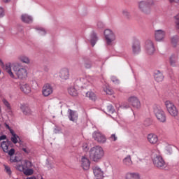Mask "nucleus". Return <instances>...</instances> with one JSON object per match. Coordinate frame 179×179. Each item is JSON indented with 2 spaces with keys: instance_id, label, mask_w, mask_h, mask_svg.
I'll return each instance as SVG.
<instances>
[{
  "instance_id": "1",
  "label": "nucleus",
  "mask_w": 179,
  "mask_h": 179,
  "mask_svg": "<svg viewBox=\"0 0 179 179\" xmlns=\"http://www.w3.org/2000/svg\"><path fill=\"white\" fill-rule=\"evenodd\" d=\"M104 156V150L100 145L92 148L90 150V157L93 162H99L101 160Z\"/></svg>"
},
{
  "instance_id": "2",
  "label": "nucleus",
  "mask_w": 179,
  "mask_h": 179,
  "mask_svg": "<svg viewBox=\"0 0 179 179\" xmlns=\"http://www.w3.org/2000/svg\"><path fill=\"white\" fill-rule=\"evenodd\" d=\"M33 164L30 161L24 160L21 164H17L16 166L17 170L22 171L25 176H31L34 171L31 169Z\"/></svg>"
},
{
  "instance_id": "3",
  "label": "nucleus",
  "mask_w": 179,
  "mask_h": 179,
  "mask_svg": "<svg viewBox=\"0 0 179 179\" xmlns=\"http://www.w3.org/2000/svg\"><path fill=\"white\" fill-rule=\"evenodd\" d=\"M153 0L141 1L138 3V8L145 15H149L152 12L150 6L153 5Z\"/></svg>"
},
{
  "instance_id": "4",
  "label": "nucleus",
  "mask_w": 179,
  "mask_h": 179,
  "mask_svg": "<svg viewBox=\"0 0 179 179\" xmlns=\"http://www.w3.org/2000/svg\"><path fill=\"white\" fill-rule=\"evenodd\" d=\"M153 111L157 120H158L159 122H166V113L160 106L155 105L153 108Z\"/></svg>"
},
{
  "instance_id": "5",
  "label": "nucleus",
  "mask_w": 179,
  "mask_h": 179,
  "mask_svg": "<svg viewBox=\"0 0 179 179\" xmlns=\"http://www.w3.org/2000/svg\"><path fill=\"white\" fill-rule=\"evenodd\" d=\"M13 69L18 79H26L27 78V70L23 66L15 65Z\"/></svg>"
},
{
  "instance_id": "6",
  "label": "nucleus",
  "mask_w": 179,
  "mask_h": 179,
  "mask_svg": "<svg viewBox=\"0 0 179 179\" xmlns=\"http://www.w3.org/2000/svg\"><path fill=\"white\" fill-rule=\"evenodd\" d=\"M152 163L155 167H157V169H163L167 167V163H166L163 159V157H162L160 155L154 156L152 158Z\"/></svg>"
},
{
  "instance_id": "7",
  "label": "nucleus",
  "mask_w": 179,
  "mask_h": 179,
  "mask_svg": "<svg viewBox=\"0 0 179 179\" xmlns=\"http://www.w3.org/2000/svg\"><path fill=\"white\" fill-rule=\"evenodd\" d=\"M103 34L107 45H113L116 39L115 34L111 29H106Z\"/></svg>"
},
{
  "instance_id": "8",
  "label": "nucleus",
  "mask_w": 179,
  "mask_h": 179,
  "mask_svg": "<svg viewBox=\"0 0 179 179\" xmlns=\"http://www.w3.org/2000/svg\"><path fill=\"white\" fill-rule=\"evenodd\" d=\"M165 106L170 115L172 117H177V115H178V110L177 109V107H176V105L173 103V102L166 101L165 102Z\"/></svg>"
},
{
  "instance_id": "9",
  "label": "nucleus",
  "mask_w": 179,
  "mask_h": 179,
  "mask_svg": "<svg viewBox=\"0 0 179 179\" xmlns=\"http://www.w3.org/2000/svg\"><path fill=\"white\" fill-rule=\"evenodd\" d=\"M0 66L5 71L9 76L12 78V79H16V76L12 71V66L10 63H7L6 64H3V62L1 59H0Z\"/></svg>"
},
{
  "instance_id": "10",
  "label": "nucleus",
  "mask_w": 179,
  "mask_h": 179,
  "mask_svg": "<svg viewBox=\"0 0 179 179\" xmlns=\"http://www.w3.org/2000/svg\"><path fill=\"white\" fill-rule=\"evenodd\" d=\"M41 92L43 97H48L54 93V88L51 84L46 83L43 86Z\"/></svg>"
},
{
  "instance_id": "11",
  "label": "nucleus",
  "mask_w": 179,
  "mask_h": 179,
  "mask_svg": "<svg viewBox=\"0 0 179 179\" xmlns=\"http://www.w3.org/2000/svg\"><path fill=\"white\" fill-rule=\"evenodd\" d=\"M92 138L98 143H106L107 142V138L100 131H94L92 134Z\"/></svg>"
},
{
  "instance_id": "12",
  "label": "nucleus",
  "mask_w": 179,
  "mask_h": 179,
  "mask_svg": "<svg viewBox=\"0 0 179 179\" xmlns=\"http://www.w3.org/2000/svg\"><path fill=\"white\" fill-rule=\"evenodd\" d=\"M127 102L130 106H132L134 108H141V101H139V99L138 97L135 96H131L128 98Z\"/></svg>"
},
{
  "instance_id": "13",
  "label": "nucleus",
  "mask_w": 179,
  "mask_h": 179,
  "mask_svg": "<svg viewBox=\"0 0 179 179\" xmlns=\"http://www.w3.org/2000/svg\"><path fill=\"white\" fill-rule=\"evenodd\" d=\"M92 170L96 179L104 178V172L101 170V167L94 166H93Z\"/></svg>"
},
{
  "instance_id": "14",
  "label": "nucleus",
  "mask_w": 179,
  "mask_h": 179,
  "mask_svg": "<svg viewBox=\"0 0 179 179\" xmlns=\"http://www.w3.org/2000/svg\"><path fill=\"white\" fill-rule=\"evenodd\" d=\"M145 50L148 55H153V54H155V45H153V41L148 40L145 42Z\"/></svg>"
},
{
  "instance_id": "15",
  "label": "nucleus",
  "mask_w": 179,
  "mask_h": 179,
  "mask_svg": "<svg viewBox=\"0 0 179 179\" xmlns=\"http://www.w3.org/2000/svg\"><path fill=\"white\" fill-rule=\"evenodd\" d=\"M166 37V31L162 29L156 30L155 31V38L156 41H163Z\"/></svg>"
},
{
  "instance_id": "16",
  "label": "nucleus",
  "mask_w": 179,
  "mask_h": 179,
  "mask_svg": "<svg viewBox=\"0 0 179 179\" xmlns=\"http://www.w3.org/2000/svg\"><path fill=\"white\" fill-rule=\"evenodd\" d=\"M147 141L150 145H157L159 142V136L154 133H150L147 136Z\"/></svg>"
},
{
  "instance_id": "17",
  "label": "nucleus",
  "mask_w": 179,
  "mask_h": 179,
  "mask_svg": "<svg viewBox=\"0 0 179 179\" xmlns=\"http://www.w3.org/2000/svg\"><path fill=\"white\" fill-rule=\"evenodd\" d=\"M20 89L25 94H29L31 92V87H30V85L26 83H23L22 84H21L20 85Z\"/></svg>"
},
{
  "instance_id": "18",
  "label": "nucleus",
  "mask_w": 179,
  "mask_h": 179,
  "mask_svg": "<svg viewBox=\"0 0 179 179\" xmlns=\"http://www.w3.org/2000/svg\"><path fill=\"white\" fill-rule=\"evenodd\" d=\"M59 76L61 78V79H64V80L69 79V69L66 68L62 69L59 71Z\"/></svg>"
},
{
  "instance_id": "19",
  "label": "nucleus",
  "mask_w": 179,
  "mask_h": 179,
  "mask_svg": "<svg viewBox=\"0 0 179 179\" xmlns=\"http://www.w3.org/2000/svg\"><path fill=\"white\" fill-rule=\"evenodd\" d=\"M81 167L83 170H89L90 169V161L89 159L83 157L81 159Z\"/></svg>"
},
{
  "instance_id": "20",
  "label": "nucleus",
  "mask_w": 179,
  "mask_h": 179,
  "mask_svg": "<svg viewBox=\"0 0 179 179\" xmlns=\"http://www.w3.org/2000/svg\"><path fill=\"white\" fill-rule=\"evenodd\" d=\"M124 179H141V175L136 172H127L124 176Z\"/></svg>"
},
{
  "instance_id": "21",
  "label": "nucleus",
  "mask_w": 179,
  "mask_h": 179,
  "mask_svg": "<svg viewBox=\"0 0 179 179\" xmlns=\"http://www.w3.org/2000/svg\"><path fill=\"white\" fill-rule=\"evenodd\" d=\"M76 85L78 87H86V85H89V81L86 78H80L76 80Z\"/></svg>"
},
{
  "instance_id": "22",
  "label": "nucleus",
  "mask_w": 179,
  "mask_h": 179,
  "mask_svg": "<svg viewBox=\"0 0 179 179\" xmlns=\"http://www.w3.org/2000/svg\"><path fill=\"white\" fill-rule=\"evenodd\" d=\"M132 51L134 54H139L141 52V43L136 41L132 45Z\"/></svg>"
},
{
  "instance_id": "23",
  "label": "nucleus",
  "mask_w": 179,
  "mask_h": 179,
  "mask_svg": "<svg viewBox=\"0 0 179 179\" xmlns=\"http://www.w3.org/2000/svg\"><path fill=\"white\" fill-rule=\"evenodd\" d=\"M122 163L124 166H126V167H131V166L134 164L131 155H127L126 157H124L122 160Z\"/></svg>"
},
{
  "instance_id": "24",
  "label": "nucleus",
  "mask_w": 179,
  "mask_h": 179,
  "mask_svg": "<svg viewBox=\"0 0 179 179\" xmlns=\"http://www.w3.org/2000/svg\"><path fill=\"white\" fill-rule=\"evenodd\" d=\"M20 110L22 111L24 115H30L31 114V110L26 105H21Z\"/></svg>"
},
{
  "instance_id": "25",
  "label": "nucleus",
  "mask_w": 179,
  "mask_h": 179,
  "mask_svg": "<svg viewBox=\"0 0 179 179\" xmlns=\"http://www.w3.org/2000/svg\"><path fill=\"white\" fill-rule=\"evenodd\" d=\"M21 20L24 23H31L33 22V18L27 14H23L21 16Z\"/></svg>"
},
{
  "instance_id": "26",
  "label": "nucleus",
  "mask_w": 179,
  "mask_h": 179,
  "mask_svg": "<svg viewBox=\"0 0 179 179\" xmlns=\"http://www.w3.org/2000/svg\"><path fill=\"white\" fill-rule=\"evenodd\" d=\"M178 61V57L176 55H172L169 58V62L171 66H177V62Z\"/></svg>"
},
{
  "instance_id": "27",
  "label": "nucleus",
  "mask_w": 179,
  "mask_h": 179,
  "mask_svg": "<svg viewBox=\"0 0 179 179\" xmlns=\"http://www.w3.org/2000/svg\"><path fill=\"white\" fill-rule=\"evenodd\" d=\"M154 78L156 82H163V79H164L163 73H162V72H160L159 71H157L155 73Z\"/></svg>"
},
{
  "instance_id": "28",
  "label": "nucleus",
  "mask_w": 179,
  "mask_h": 179,
  "mask_svg": "<svg viewBox=\"0 0 179 179\" xmlns=\"http://www.w3.org/2000/svg\"><path fill=\"white\" fill-rule=\"evenodd\" d=\"M18 59L23 64H27V65L30 64V58H29V57L26 56L25 55H20L18 57Z\"/></svg>"
},
{
  "instance_id": "29",
  "label": "nucleus",
  "mask_w": 179,
  "mask_h": 179,
  "mask_svg": "<svg viewBox=\"0 0 179 179\" xmlns=\"http://www.w3.org/2000/svg\"><path fill=\"white\" fill-rule=\"evenodd\" d=\"M69 118L70 121H73V122L78 121V115L76 114V113H75V111H73L72 110H69Z\"/></svg>"
},
{
  "instance_id": "30",
  "label": "nucleus",
  "mask_w": 179,
  "mask_h": 179,
  "mask_svg": "<svg viewBox=\"0 0 179 179\" xmlns=\"http://www.w3.org/2000/svg\"><path fill=\"white\" fill-rule=\"evenodd\" d=\"M9 145H10V141H3L1 143V147L6 153L8 152Z\"/></svg>"
},
{
  "instance_id": "31",
  "label": "nucleus",
  "mask_w": 179,
  "mask_h": 179,
  "mask_svg": "<svg viewBox=\"0 0 179 179\" xmlns=\"http://www.w3.org/2000/svg\"><path fill=\"white\" fill-rule=\"evenodd\" d=\"M179 37L176 35L171 38V43L173 47H177V44L178 43Z\"/></svg>"
},
{
  "instance_id": "32",
  "label": "nucleus",
  "mask_w": 179,
  "mask_h": 179,
  "mask_svg": "<svg viewBox=\"0 0 179 179\" xmlns=\"http://www.w3.org/2000/svg\"><path fill=\"white\" fill-rule=\"evenodd\" d=\"M96 41H97V34L94 32H93L91 35V45H92V47H94V45H96Z\"/></svg>"
},
{
  "instance_id": "33",
  "label": "nucleus",
  "mask_w": 179,
  "mask_h": 179,
  "mask_svg": "<svg viewBox=\"0 0 179 179\" xmlns=\"http://www.w3.org/2000/svg\"><path fill=\"white\" fill-rule=\"evenodd\" d=\"M86 97H88L90 100H96L97 99V96H96V94L93 92H87L86 93Z\"/></svg>"
},
{
  "instance_id": "34",
  "label": "nucleus",
  "mask_w": 179,
  "mask_h": 179,
  "mask_svg": "<svg viewBox=\"0 0 179 179\" xmlns=\"http://www.w3.org/2000/svg\"><path fill=\"white\" fill-rule=\"evenodd\" d=\"M68 92L70 96H78V90H76V89L73 87L69 88Z\"/></svg>"
},
{
  "instance_id": "35",
  "label": "nucleus",
  "mask_w": 179,
  "mask_h": 179,
  "mask_svg": "<svg viewBox=\"0 0 179 179\" xmlns=\"http://www.w3.org/2000/svg\"><path fill=\"white\" fill-rule=\"evenodd\" d=\"M106 111L108 114H114L115 110L114 109V107L112 106V105H109L106 108Z\"/></svg>"
},
{
  "instance_id": "36",
  "label": "nucleus",
  "mask_w": 179,
  "mask_h": 179,
  "mask_svg": "<svg viewBox=\"0 0 179 179\" xmlns=\"http://www.w3.org/2000/svg\"><path fill=\"white\" fill-rule=\"evenodd\" d=\"M19 141H20V138H19V136H17V134L14 135L11 137V141L13 142V143H17L19 142Z\"/></svg>"
},
{
  "instance_id": "37",
  "label": "nucleus",
  "mask_w": 179,
  "mask_h": 179,
  "mask_svg": "<svg viewBox=\"0 0 179 179\" xmlns=\"http://www.w3.org/2000/svg\"><path fill=\"white\" fill-rule=\"evenodd\" d=\"M84 66L87 69H90V68H92V62L90 60H85L84 62Z\"/></svg>"
},
{
  "instance_id": "38",
  "label": "nucleus",
  "mask_w": 179,
  "mask_h": 179,
  "mask_svg": "<svg viewBox=\"0 0 179 179\" xmlns=\"http://www.w3.org/2000/svg\"><path fill=\"white\" fill-rule=\"evenodd\" d=\"M3 103L4 104V106H6V107L7 108V110H10V103H9V102L8 101V100L6 99H3Z\"/></svg>"
},
{
  "instance_id": "39",
  "label": "nucleus",
  "mask_w": 179,
  "mask_h": 179,
  "mask_svg": "<svg viewBox=\"0 0 179 179\" xmlns=\"http://www.w3.org/2000/svg\"><path fill=\"white\" fill-rule=\"evenodd\" d=\"M103 90L106 92V94H109L110 96L114 94V91H113L111 88H106Z\"/></svg>"
},
{
  "instance_id": "40",
  "label": "nucleus",
  "mask_w": 179,
  "mask_h": 179,
  "mask_svg": "<svg viewBox=\"0 0 179 179\" xmlns=\"http://www.w3.org/2000/svg\"><path fill=\"white\" fill-rule=\"evenodd\" d=\"M4 169L6 170V172L10 176L12 174V171L10 170V167L6 166V165H4Z\"/></svg>"
},
{
  "instance_id": "41",
  "label": "nucleus",
  "mask_w": 179,
  "mask_h": 179,
  "mask_svg": "<svg viewBox=\"0 0 179 179\" xmlns=\"http://www.w3.org/2000/svg\"><path fill=\"white\" fill-rule=\"evenodd\" d=\"M96 26L99 29H104V24L101 21L97 22Z\"/></svg>"
},
{
  "instance_id": "42",
  "label": "nucleus",
  "mask_w": 179,
  "mask_h": 179,
  "mask_svg": "<svg viewBox=\"0 0 179 179\" xmlns=\"http://www.w3.org/2000/svg\"><path fill=\"white\" fill-rule=\"evenodd\" d=\"M7 153H8V155L10 157L13 156L15 155V149L12 148L10 150H8Z\"/></svg>"
},
{
  "instance_id": "43",
  "label": "nucleus",
  "mask_w": 179,
  "mask_h": 179,
  "mask_svg": "<svg viewBox=\"0 0 179 179\" xmlns=\"http://www.w3.org/2000/svg\"><path fill=\"white\" fill-rule=\"evenodd\" d=\"M130 106L129 103H124L121 107L122 108H129Z\"/></svg>"
},
{
  "instance_id": "44",
  "label": "nucleus",
  "mask_w": 179,
  "mask_h": 179,
  "mask_svg": "<svg viewBox=\"0 0 179 179\" xmlns=\"http://www.w3.org/2000/svg\"><path fill=\"white\" fill-rule=\"evenodd\" d=\"M11 163H16L17 162V159H16V157L11 156L10 159Z\"/></svg>"
},
{
  "instance_id": "45",
  "label": "nucleus",
  "mask_w": 179,
  "mask_h": 179,
  "mask_svg": "<svg viewBox=\"0 0 179 179\" xmlns=\"http://www.w3.org/2000/svg\"><path fill=\"white\" fill-rule=\"evenodd\" d=\"M22 150L24 153H27V155H29L30 152V149H29V148H22Z\"/></svg>"
},
{
  "instance_id": "46",
  "label": "nucleus",
  "mask_w": 179,
  "mask_h": 179,
  "mask_svg": "<svg viewBox=\"0 0 179 179\" xmlns=\"http://www.w3.org/2000/svg\"><path fill=\"white\" fill-rule=\"evenodd\" d=\"M5 15V11L3 10V8L0 7V17H2Z\"/></svg>"
},
{
  "instance_id": "47",
  "label": "nucleus",
  "mask_w": 179,
  "mask_h": 179,
  "mask_svg": "<svg viewBox=\"0 0 179 179\" xmlns=\"http://www.w3.org/2000/svg\"><path fill=\"white\" fill-rule=\"evenodd\" d=\"M110 141H117V136H115V134H112L110 137Z\"/></svg>"
},
{
  "instance_id": "48",
  "label": "nucleus",
  "mask_w": 179,
  "mask_h": 179,
  "mask_svg": "<svg viewBox=\"0 0 179 179\" xmlns=\"http://www.w3.org/2000/svg\"><path fill=\"white\" fill-rule=\"evenodd\" d=\"M169 2H170L171 3H178L179 0H169Z\"/></svg>"
},
{
  "instance_id": "49",
  "label": "nucleus",
  "mask_w": 179,
  "mask_h": 179,
  "mask_svg": "<svg viewBox=\"0 0 179 179\" xmlns=\"http://www.w3.org/2000/svg\"><path fill=\"white\" fill-rule=\"evenodd\" d=\"M8 131H10V133L11 134L12 136H15V135H16V134H15V131H13V129H10Z\"/></svg>"
},
{
  "instance_id": "50",
  "label": "nucleus",
  "mask_w": 179,
  "mask_h": 179,
  "mask_svg": "<svg viewBox=\"0 0 179 179\" xmlns=\"http://www.w3.org/2000/svg\"><path fill=\"white\" fill-rule=\"evenodd\" d=\"M5 139H6V136L3 135L0 136V141H3Z\"/></svg>"
},
{
  "instance_id": "51",
  "label": "nucleus",
  "mask_w": 179,
  "mask_h": 179,
  "mask_svg": "<svg viewBox=\"0 0 179 179\" xmlns=\"http://www.w3.org/2000/svg\"><path fill=\"white\" fill-rule=\"evenodd\" d=\"M4 127L5 128H6V129H10V127H9V124H6V123H4Z\"/></svg>"
},
{
  "instance_id": "52",
  "label": "nucleus",
  "mask_w": 179,
  "mask_h": 179,
  "mask_svg": "<svg viewBox=\"0 0 179 179\" xmlns=\"http://www.w3.org/2000/svg\"><path fill=\"white\" fill-rule=\"evenodd\" d=\"M2 2L4 3H8V2H10V0H2Z\"/></svg>"
},
{
  "instance_id": "53",
  "label": "nucleus",
  "mask_w": 179,
  "mask_h": 179,
  "mask_svg": "<svg viewBox=\"0 0 179 179\" xmlns=\"http://www.w3.org/2000/svg\"><path fill=\"white\" fill-rule=\"evenodd\" d=\"M123 13L125 16H128V11H124Z\"/></svg>"
},
{
  "instance_id": "54",
  "label": "nucleus",
  "mask_w": 179,
  "mask_h": 179,
  "mask_svg": "<svg viewBox=\"0 0 179 179\" xmlns=\"http://www.w3.org/2000/svg\"><path fill=\"white\" fill-rule=\"evenodd\" d=\"M27 179H36V177H30V178H27Z\"/></svg>"
},
{
  "instance_id": "55",
  "label": "nucleus",
  "mask_w": 179,
  "mask_h": 179,
  "mask_svg": "<svg viewBox=\"0 0 179 179\" xmlns=\"http://www.w3.org/2000/svg\"><path fill=\"white\" fill-rule=\"evenodd\" d=\"M38 179H43V176H40L39 177L38 176Z\"/></svg>"
},
{
  "instance_id": "56",
  "label": "nucleus",
  "mask_w": 179,
  "mask_h": 179,
  "mask_svg": "<svg viewBox=\"0 0 179 179\" xmlns=\"http://www.w3.org/2000/svg\"><path fill=\"white\" fill-rule=\"evenodd\" d=\"M41 34H45V31H42Z\"/></svg>"
},
{
  "instance_id": "57",
  "label": "nucleus",
  "mask_w": 179,
  "mask_h": 179,
  "mask_svg": "<svg viewBox=\"0 0 179 179\" xmlns=\"http://www.w3.org/2000/svg\"><path fill=\"white\" fill-rule=\"evenodd\" d=\"M145 125L148 126V125H149V124H148L145 123Z\"/></svg>"
},
{
  "instance_id": "58",
  "label": "nucleus",
  "mask_w": 179,
  "mask_h": 179,
  "mask_svg": "<svg viewBox=\"0 0 179 179\" xmlns=\"http://www.w3.org/2000/svg\"><path fill=\"white\" fill-rule=\"evenodd\" d=\"M1 69H0V75H1Z\"/></svg>"
},
{
  "instance_id": "59",
  "label": "nucleus",
  "mask_w": 179,
  "mask_h": 179,
  "mask_svg": "<svg viewBox=\"0 0 179 179\" xmlns=\"http://www.w3.org/2000/svg\"><path fill=\"white\" fill-rule=\"evenodd\" d=\"M1 107H0V111H1Z\"/></svg>"
}]
</instances>
